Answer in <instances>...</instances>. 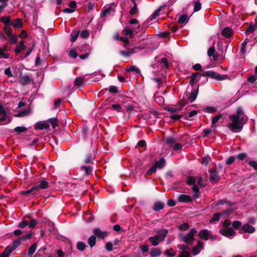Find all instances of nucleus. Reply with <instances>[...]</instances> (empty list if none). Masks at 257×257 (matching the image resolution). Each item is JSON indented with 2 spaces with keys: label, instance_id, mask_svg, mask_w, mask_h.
<instances>
[{
  "label": "nucleus",
  "instance_id": "obj_33",
  "mask_svg": "<svg viewBox=\"0 0 257 257\" xmlns=\"http://www.w3.org/2000/svg\"><path fill=\"white\" fill-rule=\"evenodd\" d=\"M27 47L25 45V41L23 40L19 42V46H17V54L21 53L22 51L25 50Z\"/></svg>",
  "mask_w": 257,
  "mask_h": 257
},
{
  "label": "nucleus",
  "instance_id": "obj_29",
  "mask_svg": "<svg viewBox=\"0 0 257 257\" xmlns=\"http://www.w3.org/2000/svg\"><path fill=\"white\" fill-rule=\"evenodd\" d=\"M166 7V5H164L160 6V8L156 10L154 12L153 14L151 16L150 20L153 21V20H155L157 18V17L159 16V13L161 12V10L163 8H165Z\"/></svg>",
  "mask_w": 257,
  "mask_h": 257
},
{
  "label": "nucleus",
  "instance_id": "obj_13",
  "mask_svg": "<svg viewBox=\"0 0 257 257\" xmlns=\"http://www.w3.org/2000/svg\"><path fill=\"white\" fill-rule=\"evenodd\" d=\"M93 233L94 236H97L99 239H104V238L108 235L107 231H102L100 228L97 227L93 229Z\"/></svg>",
  "mask_w": 257,
  "mask_h": 257
},
{
  "label": "nucleus",
  "instance_id": "obj_43",
  "mask_svg": "<svg viewBox=\"0 0 257 257\" xmlns=\"http://www.w3.org/2000/svg\"><path fill=\"white\" fill-rule=\"evenodd\" d=\"M196 183V178L195 177L192 176H189L187 177V184L191 186L195 185Z\"/></svg>",
  "mask_w": 257,
  "mask_h": 257
},
{
  "label": "nucleus",
  "instance_id": "obj_19",
  "mask_svg": "<svg viewBox=\"0 0 257 257\" xmlns=\"http://www.w3.org/2000/svg\"><path fill=\"white\" fill-rule=\"evenodd\" d=\"M19 81L21 85H26L30 82L31 78L30 76L27 75L24 76L21 75Z\"/></svg>",
  "mask_w": 257,
  "mask_h": 257
},
{
  "label": "nucleus",
  "instance_id": "obj_17",
  "mask_svg": "<svg viewBox=\"0 0 257 257\" xmlns=\"http://www.w3.org/2000/svg\"><path fill=\"white\" fill-rule=\"evenodd\" d=\"M50 128V125L48 123L43 122H39L36 124L35 129L36 130H48Z\"/></svg>",
  "mask_w": 257,
  "mask_h": 257
},
{
  "label": "nucleus",
  "instance_id": "obj_42",
  "mask_svg": "<svg viewBox=\"0 0 257 257\" xmlns=\"http://www.w3.org/2000/svg\"><path fill=\"white\" fill-rule=\"evenodd\" d=\"M37 243H34L32 244L28 249V255L31 256L35 251L37 248Z\"/></svg>",
  "mask_w": 257,
  "mask_h": 257
},
{
  "label": "nucleus",
  "instance_id": "obj_54",
  "mask_svg": "<svg viewBox=\"0 0 257 257\" xmlns=\"http://www.w3.org/2000/svg\"><path fill=\"white\" fill-rule=\"evenodd\" d=\"M190 227L188 223L184 222L178 226V229L180 230H186Z\"/></svg>",
  "mask_w": 257,
  "mask_h": 257
},
{
  "label": "nucleus",
  "instance_id": "obj_48",
  "mask_svg": "<svg viewBox=\"0 0 257 257\" xmlns=\"http://www.w3.org/2000/svg\"><path fill=\"white\" fill-rule=\"evenodd\" d=\"M29 217L30 218V220L29 221L28 224L29 227L35 228L36 225L38 224V221L34 218H31L30 217Z\"/></svg>",
  "mask_w": 257,
  "mask_h": 257
},
{
  "label": "nucleus",
  "instance_id": "obj_22",
  "mask_svg": "<svg viewBox=\"0 0 257 257\" xmlns=\"http://www.w3.org/2000/svg\"><path fill=\"white\" fill-rule=\"evenodd\" d=\"M80 169L85 172V176H89L92 174L93 168L90 166H82L80 167Z\"/></svg>",
  "mask_w": 257,
  "mask_h": 257
},
{
  "label": "nucleus",
  "instance_id": "obj_18",
  "mask_svg": "<svg viewBox=\"0 0 257 257\" xmlns=\"http://www.w3.org/2000/svg\"><path fill=\"white\" fill-rule=\"evenodd\" d=\"M165 207V204L161 201H157L154 203L153 209L154 211L157 212L163 209Z\"/></svg>",
  "mask_w": 257,
  "mask_h": 257
},
{
  "label": "nucleus",
  "instance_id": "obj_10",
  "mask_svg": "<svg viewBox=\"0 0 257 257\" xmlns=\"http://www.w3.org/2000/svg\"><path fill=\"white\" fill-rule=\"evenodd\" d=\"M34 186L36 191L40 189H45L49 187L48 182L45 180L36 183Z\"/></svg>",
  "mask_w": 257,
  "mask_h": 257
},
{
  "label": "nucleus",
  "instance_id": "obj_26",
  "mask_svg": "<svg viewBox=\"0 0 257 257\" xmlns=\"http://www.w3.org/2000/svg\"><path fill=\"white\" fill-rule=\"evenodd\" d=\"M134 31L133 29L129 28H125L122 30L121 33L125 36H129L131 38H133L134 34Z\"/></svg>",
  "mask_w": 257,
  "mask_h": 257
},
{
  "label": "nucleus",
  "instance_id": "obj_35",
  "mask_svg": "<svg viewBox=\"0 0 257 257\" xmlns=\"http://www.w3.org/2000/svg\"><path fill=\"white\" fill-rule=\"evenodd\" d=\"M80 31L79 30H73L71 33V39L70 41L72 42H74L76 41Z\"/></svg>",
  "mask_w": 257,
  "mask_h": 257
},
{
  "label": "nucleus",
  "instance_id": "obj_62",
  "mask_svg": "<svg viewBox=\"0 0 257 257\" xmlns=\"http://www.w3.org/2000/svg\"><path fill=\"white\" fill-rule=\"evenodd\" d=\"M215 52V49L214 46L210 47L207 51V55L209 57H211L212 55L214 54Z\"/></svg>",
  "mask_w": 257,
  "mask_h": 257
},
{
  "label": "nucleus",
  "instance_id": "obj_28",
  "mask_svg": "<svg viewBox=\"0 0 257 257\" xmlns=\"http://www.w3.org/2000/svg\"><path fill=\"white\" fill-rule=\"evenodd\" d=\"M192 190L194 192L193 197L195 199H198L200 197V193L199 192V188L196 185H194L192 187Z\"/></svg>",
  "mask_w": 257,
  "mask_h": 257
},
{
  "label": "nucleus",
  "instance_id": "obj_39",
  "mask_svg": "<svg viewBox=\"0 0 257 257\" xmlns=\"http://www.w3.org/2000/svg\"><path fill=\"white\" fill-rule=\"evenodd\" d=\"M86 244L82 241H78L77 243L76 247L78 250L80 251H83L86 247Z\"/></svg>",
  "mask_w": 257,
  "mask_h": 257
},
{
  "label": "nucleus",
  "instance_id": "obj_15",
  "mask_svg": "<svg viewBox=\"0 0 257 257\" xmlns=\"http://www.w3.org/2000/svg\"><path fill=\"white\" fill-rule=\"evenodd\" d=\"M178 201L179 202L189 203L192 201V199L190 196L185 194H180L178 197Z\"/></svg>",
  "mask_w": 257,
  "mask_h": 257
},
{
  "label": "nucleus",
  "instance_id": "obj_36",
  "mask_svg": "<svg viewBox=\"0 0 257 257\" xmlns=\"http://www.w3.org/2000/svg\"><path fill=\"white\" fill-rule=\"evenodd\" d=\"M189 20L187 15H181L178 19V23L180 24H186Z\"/></svg>",
  "mask_w": 257,
  "mask_h": 257
},
{
  "label": "nucleus",
  "instance_id": "obj_37",
  "mask_svg": "<svg viewBox=\"0 0 257 257\" xmlns=\"http://www.w3.org/2000/svg\"><path fill=\"white\" fill-rule=\"evenodd\" d=\"M96 236L94 235L90 236L88 239V243L91 247L95 246L96 244Z\"/></svg>",
  "mask_w": 257,
  "mask_h": 257
},
{
  "label": "nucleus",
  "instance_id": "obj_24",
  "mask_svg": "<svg viewBox=\"0 0 257 257\" xmlns=\"http://www.w3.org/2000/svg\"><path fill=\"white\" fill-rule=\"evenodd\" d=\"M226 116V114L224 113H219L214 116H213L212 118L211 123L213 125L215 124L220 118L224 119Z\"/></svg>",
  "mask_w": 257,
  "mask_h": 257
},
{
  "label": "nucleus",
  "instance_id": "obj_49",
  "mask_svg": "<svg viewBox=\"0 0 257 257\" xmlns=\"http://www.w3.org/2000/svg\"><path fill=\"white\" fill-rule=\"evenodd\" d=\"M111 108L115 110L117 112L122 111L121 105L119 104H113L111 106Z\"/></svg>",
  "mask_w": 257,
  "mask_h": 257
},
{
  "label": "nucleus",
  "instance_id": "obj_25",
  "mask_svg": "<svg viewBox=\"0 0 257 257\" xmlns=\"http://www.w3.org/2000/svg\"><path fill=\"white\" fill-rule=\"evenodd\" d=\"M201 73H193L192 75L190 76V80L189 81V84L192 87H193L194 85V83L195 81H197L198 80H196V77L198 75H200Z\"/></svg>",
  "mask_w": 257,
  "mask_h": 257
},
{
  "label": "nucleus",
  "instance_id": "obj_21",
  "mask_svg": "<svg viewBox=\"0 0 257 257\" xmlns=\"http://www.w3.org/2000/svg\"><path fill=\"white\" fill-rule=\"evenodd\" d=\"M155 166L159 169H162L166 165V160L164 158H160L159 161L155 162Z\"/></svg>",
  "mask_w": 257,
  "mask_h": 257
},
{
  "label": "nucleus",
  "instance_id": "obj_64",
  "mask_svg": "<svg viewBox=\"0 0 257 257\" xmlns=\"http://www.w3.org/2000/svg\"><path fill=\"white\" fill-rule=\"evenodd\" d=\"M18 36L21 39H25L28 37V35L26 30H23L21 31V33Z\"/></svg>",
  "mask_w": 257,
  "mask_h": 257
},
{
  "label": "nucleus",
  "instance_id": "obj_46",
  "mask_svg": "<svg viewBox=\"0 0 257 257\" xmlns=\"http://www.w3.org/2000/svg\"><path fill=\"white\" fill-rule=\"evenodd\" d=\"M111 11H113V9L111 6H109L102 12V17H108L110 15Z\"/></svg>",
  "mask_w": 257,
  "mask_h": 257
},
{
  "label": "nucleus",
  "instance_id": "obj_7",
  "mask_svg": "<svg viewBox=\"0 0 257 257\" xmlns=\"http://www.w3.org/2000/svg\"><path fill=\"white\" fill-rule=\"evenodd\" d=\"M228 128L233 133H238L241 131L243 127L242 123H229L228 125Z\"/></svg>",
  "mask_w": 257,
  "mask_h": 257
},
{
  "label": "nucleus",
  "instance_id": "obj_47",
  "mask_svg": "<svg viewBox=\"0 0 257 257\" xmlns=\"http://www.w3.org/2000/svg\"><path fill=\"white\" fill-rule=\"evenodd\" d=\"M194 12H197L199 11L201 9L202 5L201 3L199 1H194Z\"/></svg>",
  "mask_w": 257,
  "mask_h": 257
},
{
  "label": "nucleus",
  "instance_id": "obj_44",
  "mask_svg": "<svg viewBox=\"0 0 257 257\" xmlns=\"http://www.w3.org/2000/svg\"><path fill=\"white\" fill-rule=\"evenodd\" d=\"M127 72L134 71L137 74H140L141 73L140 70L135 66L131 65L128 68L126 69Z\"/></svg>",
  "mask_w": 257,
  "mask_h": 257
},
{
  "label": "nucleus",
  "instance_id": "obj_16",
  "mask_svg": "<svg viewBox=\"0 0 257 257\" xmlns=\"http://www.w3.org/2000/svg\"><path fill=\"white\" fill-rule=\"evenodd\" d=\"M241 229L242 231L248 233H252L255 230V228L248 223L243 224L241 226Z\"/></svg>",
  "mask_w": 257,
  "mask_h": 257
},
{
  "label": "nucleus",
  "instance_id": "obj_30",
  "mask_svg": "<svg viewBox=\"0 0 257 257\" xmlns=\"http://www.w3.org/2000/svg\"><path fill=\"white\" fill-rule=\"evenodd\" d=\"M94 158L92 157V154L89 153V154H87L85 156V157L83 160V162L86 164H89V163L94 164V163H93V160H94Z\"/></svg>",
  "mask_w": 257,
  "mask_h": 257
},
{
  "label": "nucleus",
  "instance_id": "obj_2",
  "mask_svg": "<svg viewBox=\"0 0 257 257\" xmlns=\"http://www.w3.org/2000/svg\"><path fill=\"white\" fill-rule=\"evenodd\" d=\"M197 231L195 228H191L190 231L186 234L185 236L183 237V240L188 245L193 244V242L195 239L194 234Z\"/></svg>",
  "mask_w": 257,
  "mask_h": 257
},
{
  "label": "nucleus",
  "instance_id": "obj_38",
  "mask_svg": "<svg viewBox=\"0 0 257 257\" xmlns=\"http://www.w3.org/2000/svg\"><path fill=\"white\" fill-rule=\"evenodd\" d=\"M149 240L153 246H157L159 244L160 240L158 239L157 236L150 237Z\"/></svg>",
  "mask_w": 257,
  "mask_h": 257
},
{
  "label": "nucleus",
  "instance_id": "obj_55",
  "mask_svg": "<svg viewBox=\"0 0 257 257\" xmlns=\"http://www.w3.org/2000/svg\"><path fill=\"white\" fill-rule=\"evenodd\" d=\"M157 169V168L154 165L147 171L146 174L149 176L151 175L156 172Z\"/></svg>",
  "mask_w": 257,
  "mask_h": 257
},
{
  "label": "nucleus",
  "instance_id": "obj_63",
  "mask_svg": "<svg viewBox=\"0 0 257 257\" xmlns=\"http://www.w3.org/2000/svg\"><path fill=\"white\" fill-rule=\"evenodd\" d=\"M232 227L236 229H238L239 227L241 226V223L240 221H238V220H236V221H234L232 222Z\"/></svg>",
  "mask_w": 257,
  "mask_h": 257
},
{
  "label": "nucleus",
  "instance_id": "obj_59",
  "mask_svg": "<svg viewBox=\"0 0 257 257\" xmlns=\"http://www.w3.org/2000/svg\"><path fill=\"white\" fill-rule=\"evenodd\" d=\"M89 36V32L86 30H83L80 33V37L82 38L86 39Z\"/></svg>",
  "mask_w": 257,
  "mask_h": 257
},
{
  "label": "nucleus",
  "instance_id": "obj_32",
  "mask_svg": "<svg viewBox=\"0 0 257 257\" xmlns=\"http://www.w3.org/2000/svg\"><path fill=\"white\" fill-rule=\"evenodd\" d=\"M217 110V107L210 106H206L203 109L204 112L212 114L216 112Z\"/></svg>",
  "mask_w": 257,
  "mask_h": 257
},
{
  "label": "nucleus",
  "instance_id": "obj_50",
  "mask_svg": "<svg viewBox=\"0 0 257 257\" xmlns=\"http://www.w3.org/2000/svg\"><path fill=\"white\" fill-rule=\"evenodd\" d=\"M181 109H182L180 107L173 108V107H172L170 106H167V107H165V110H166V111H168L169 112H172V113H174V112L179 111L181 110Z\"/></svg>",
  "mask_w": 257,
  "mask_h": 257
},
{
  "label": "nucleus",
  "instance_id": "obj_5",
  "mask_svg": "<svg viewBox=\"0 0 257 257\" xmlns=\"http://www.w3.org/2000/svg\"><path fill=\"white\" fill-rule=\"evenodd\" d=\"M4 31L5 32L6 34L10 37V43L11 44H15L16 43V36L15 35H12V29L10 27V26H5L4 28Z\"/></svg>",
  "mask_w": 257,
  "mask_h": 257
},
{
  "label": "nucleus",
  "instance_id": "obj_41",
  "mask_svg": "<svg viewBox=\"0 0 257 257\" xmlns=\"http://www.w3.org/2000/svg\"><path fill=\"white\" fill-rule=\"evenodd\" d=\"M255 30V26L253 24H250L247 28L246 29L245 33L246 35H249V34L253 33Z\"/></svg>",
  "mask_w": 257,
  "mask_h": 257
},
{
  "label": "nucleus",
  "instance_id": "obj_60",
  "mask_svg": "<svg viewBox=\"0 0 257 257\" xmlns=\"http://www.w3.org/2000/svg\"><path fill=\"white\" fill-rule=\"evenodd\" d=\"M210 161L211 159L209 157H204L201 159V163L207 166Z\"/></svg>",
  "mask_w": 257,
  "mask_h": 257
},
{
  "label": "nucleus",
  "instance_id": "obj_23",
  "mask_svg": "<svg viewBox=\"0 0 257 257\" xmlns=\"http://www.w3.org/2000/svg\"><path fill=\"white\" fill-rule=\"evenodd\" d=\"M84 80L83 77H77L75 78L74 81L75 86L77 87H84Z\"/></svg>",
  "mask_w": 257,
  "mask_h": 257
},
{
  "label": "nucleus",
  "instance_id": "obj_56",
  "mask_svg": "<svg viewBox=\"0 0 257 257\" xmlns=\"http://www.w3.org/2000/svg\"><path fill=\"white\" fill-rule=\"evenodd\" d=\"M138 12V7H137V5L135 4V5L133 6V8L130 10V14L131 16H134Z\"/></svg>",
  "mask_w": 257,
  "mask_h": 257
},
{
  "label": "nucleus",
  "instance_id": "obj_9",
  "mask_svg": "<svg viewBox=\"0 0 257 257\" xmlns=\"http://www.w3.org/2000/svg\"><path fill=\"white\" fill-rule=\"evenodd\" d=\"M204 245V244L203 241L200 240H198L197 244L192 248V254L194 255L198 254L200 252L201 250L203 249Z\"/></svg>",
  "mask_w": 257,
  "mask_h": 257
},
{
  "label": "nucleus",
  "instance_id": "obj_40",
  "mask_svg": "<svg viewBox=\"0 0 257 257\" xmlns=\"http://www.w3.org/2000/svg\"><path fill=\"white\" fill-rule=\"evenodd\" d=\"M57 117H53L48 119L47 121L51 123L53 128H55L56 126H58L57 123Z\"/></svg>",
  "mask_w": 257,
  "mask_h": 257
},
{
  "label": "nucleus",
  "instance_id": "obj_58",
  "mask_svg": "<svg viewBox=\"0 0 257 257\" xmlns=\"http://www.w3.org/2000/svg\"><path fill=\"white\" fill-rule=\"evenodd\" d=\"M46 249V247L44 246L41 247L39 250L37 251V253L33 257H41L42 255V253L45 251Z\"/></svg>",
  "mask_w": 257,
  "mask_h": 257
},
{
  "label": "nucleus",
  "instance_id": "obj_3",
  "mask_svg": "<svg viewBox=\"0 0 257 257\" xmlns=\"http://www.w3.org/2000/svg\"><path fill=\"white\" fill-rule=\"evenodd\" d=\"M13 245L12 246H7L3 252L0 253V257H9L11 253L16 248V239H14L13 241Z\"/></svg>",
  "mask_w": 257,
  "mask_h": 257
},
{
  "label": "nucleus",
  "instance_id": "obj_34",
  "mask_svg": "<svg viewBox=\"0 0 257 257\" xmlns=\"http://www.w3.org/2000/svg\"><path fill=\"white\" fill-rule=\"evenodd\" d=\"M0 115H2L1 117H0V121H3L6 120L7 114L5 111V110L4 109V106L2 105V104L0 103Z\"/></svg>",
  "mask_w": 257,
  "mask_h": 257
},
{
  "label": "nucleus",
  "instance_id": "obj_4",
  "mask_svg": "<svg viewBox=\"0 0 257 257\" xmlns=\"http://www.w3.org/2000/svg\"><path fill=\"white\" fill-rule=\"evenodd\" d=\"M199 85L198 84L196 89L193 88L191 93L185 92V94L188 97L190 102H193L196 99L199 92Z\"/></svg>",
  "mask_w": 257,
  "mask_h": 257
},
{
  "label": "nucleus",
  "instance_id": "obj_11",
  "mask_svg": "<svg viewBox=\"0 0 257 257\" xmlns=\"http://www.w3.org/2000/svg\"><path fill=\"white\" fill-rule=\"evenodd\" d=\"M0 20L2 22L5 24V26H10L12 25L13 27L16 28V19H14L11 22L9 17L4 16Z\"/></svg>",
  "mask_w": 257,
  "mask_h": 257
},
{
  "label": "nucleus",
  "instance_id": "obj_20",
  "mask_svg": "<svg viewBox=\"0 0 257 257\" xmlns=\"http://www.w3.org/2000/svg\"><path fill=\"white\" fill-rule=\"evenodd\" d=\"M232 34L233 31L229 27L225 28L221 32V35L227 38L230 37Z\"/></svg>",
  "mask_w": 257,
  "mask_h": 257
},
{
  "label": "nucleus",
  "instance_id": "obj_14",
  "mask_svg": "<svg viewBox=\"0 0 257 257\" xmlns=\"http://www.w3.org/2000/svg\"><path fill=\"white\" fill-rule=\"evenodd\" d=\"M168 231L166 229H162L157 231L155 236H157V238L160 241L163 240L166 237Z\"/></svg>",
  "mask_w": 257,
  "mask_h": 257
},
{
  "label": "nucleus",
  "instance_id": "obj_52",
  "mask_svg": "<svg viewBox=\"0 0 257 257\" xmlns=\"http://www.w3.org/2000/svg\"><path fill=\"white\" fill-rule=\"evenodd\" d=\"M35 191H36L35 188H34V186L32 187L30 189H29L27 191H22L20 192V194L23 195H28L29 194L34 192ZM34 194V193H33Z\"/></svg>",
  "mask_w": 257,
  "mask_h": 257
},
{
  "label": "nucleus",
  "instance_id": "obj_51",
  "mask_svg": "<svg viewBox=\"0 0 257 257\" xmlns=\"http://www.w3.org/2000/svg\"><path fill=\"white\" fill-rule=\"evenodd\" d=\"M198 179V185L201 187H204L206 186V183L205 181L203 180V177L199 175L197 177Z\"/></svg>",
  "mask_w": 257,
  "mask_h": 257
},
{
  "label": "nucleus",
  "instance_id": "obj_53",
  "mask_svg": "<svg viewBox=\"0 0 257 257\" xmlns=\"http://www.w3.org/2000/svg\"><path fill=\"white\" fill-rule=\"evenodd\" d=\"M229 119L231 120V123L239 122V116L238 115L232 114L229 116Z\"/></svg>",
  "mask_w": 257,
  "mask_h": 257
},
{
  "label": "nucleus",
  "instance_id": "obj_31",
  "mask_svg": "<svg viewBox=\"0 0 257 257\" xmlns=\"http://www.w3.org/2000/svg\"><path fill=\"white\" fill-rule=\"evenodd\" d=\"M161 253L162 251L160 248H153L150 252V254L152 257H156L161 255Z\"/></svg>",
  "mask_w": 257,
  "mask_h": 257
},
{
  "label": "nucleus",
  "instance_id": "obj_6",
  "mask_svg": "<svg viewBox=\"0 0 257 257\" xmlns=\"http://www.w3.org/2000/svg\"><path fill=\"white\" fill-rule=\"evenodd\" d=\"M209 172L210 173V182L212 183H217L219 181L220 177L218 175V172L216 169H210L209 170Z\"/></svg>",
  "mask_w": 257,
  "mask_h": 257
},
{
  "label": "nucleus",
  "instance_id": "obj_1",
  "mask_svg": "<svg viewBox=\"0 0 257 257\" xmlns=\"http://www.w3.org/2000/svg\"><path fill=\"white\" fill-rule=\"evenodd\" d=\"M200 76L203 77H209L217 81H222L227 78V75L220 74L217 72L211 70L203 71L200 74Z\"/></svg>",
  "mask_w": 257,
  "mask_h": 257
},
{
  "label": "nucleus",
  "instance_id": "obj_45",
  "mask_svg": "<svg viewBox=\"0 0 257 257\" xmlns=\"http://www.w3.org/2000/svg\"><path fill=\"white\" fill-rule=\"evenodd\" d=\"M221 213L220 212H217L213 215V217L211 218L210 221L211 223H213L215 221H218L219 220V217L221 216Z\"/></svg>",
  "mask_w": 257,
  "mask_h": 257
},
{
  "label": "nucleus",
  "instance_id": "obj_8",
  "mask_svg": "<svg viewBox=\"0 0 257 257\" xmlns=\"http://www.w3.org/2000/svg\"><path fill=\"white\" fill-rule=\"evenodd\" d=\"M219 232L222 235L229 238L235 234V231L232 228H221L219 230Z\"/></svg>",
  "mask_w": 257,
  "mask_h": 257
},
{
  "label": "nucleus",
  "instance_id": "obj_61",
  "mask_svg": "<svg viewBox=\"0 0 257 257\" xmlns=\"http://www.w3.org/2000/svg\"><path fill=\"white\" fill-rule=\"evenodd\" d=\"M120 41L124 43V46L125 47L130 46V41L127 38L124 37H120Z\"/></svg>",
  "mask_w": 257,
  "mask_h": 257
},
{
  "label": "nucleus",
  "instance_id": "obj_57",
  "mask_svg": "<svg viewBox=\"0 0 257 257\" xmlns=\"http://www.w3.org/2000/svg\"><path fill=\"white\" fill-rule=\"evenodd\" d=\"M108 91L111 93H116L118 92V88L116 86L111 85L109 87Z\"/></svg>",
  "mask_w": 257,
  "mask_h": 257
},
{
  "label": "nucleus",
  "instance_id": "obj_12",
  "mask_svg": "<svg viewBox=\"0 0 257 257\" xmlns=\"http://www.w3.org/2000/svg\"><path fill=\"white\" fill-rule=\"evenodd\" d=\"M211 231L206 229H201L198 233V236L200 239L207 240Z\"/></svg>",
  "mask_w": 257,
  "mask_h": 257
},
{
  "label": "nucleus",
  "instance_id": "obj_27",
  "mask_svg": "<svg viewBox=\"0 0 257 257\" xmlns=\"http://www.w3.org/2000/svg\"><path fill=\"white\" fill-rule=\"evenodd\" d=\"M30 113L29 107L25 108L23 110H17V117H23L27 115Z\"/></svg>",
  "mask_w": 257,
  "mask_h": 257
}]
</instances>
